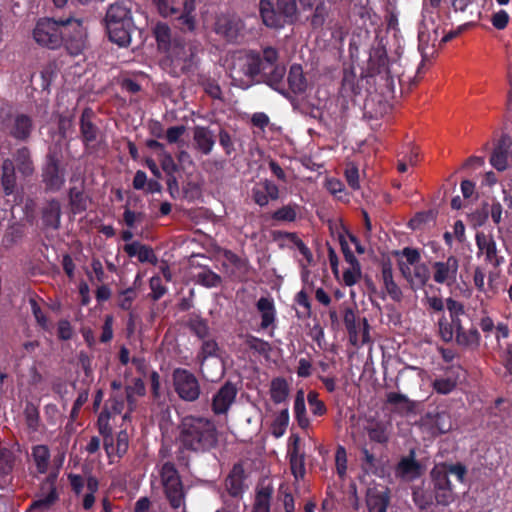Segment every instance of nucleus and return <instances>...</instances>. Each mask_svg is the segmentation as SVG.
<instances>
[{
	"instance_id": "bb28decb",
	"label": "nucleus",
	"mask_w": 512,
	"mask_h": 512,
	"mask_svg": "<svg viewBox=\"0 0 512 512\" xmlns=\"http://www.w3.org/2000/svg\"><path fill=\"white\" fill-rule=\"evenodd\" d=\"M94 112L90 108H85L80 118V132L85 145H89L97 140L98 128L92 122Z\"/></svg>"
},
{
	"instance_id": "c756f323",
	"label": "nucleus",
	"mask_w": 512,
	"mask_h": 512,
	"mask_svg": "<svg viewBox=\"0 0 512 512\" xmlns=\"http://www.w3.org/2000/svg\"><path fill=\"white\" fill-rule=\"evenodd\" d=\"M287 82L289 86V93L302 94L307 89V80L304 76L301 65L293 64L290 67Z\"/></svg>"
},
{
	"instance_id": "8fccbe9b",
	"label": "nucleus",
	"mask_w": 512,
	"mask_h": 512,
	"mask_svg": "<svg viewBox=\"0 0 512 512\" xmlns=\"http://www.w3.org/2000/svg\"><path fill=\"white\" fill-rule=\"evenodd\" d=\"M295 302L302 308V310H296L298 318H309L312 315L311 302L304 290L299 291L295 296Z\"/></svg>"
},
{
	"instance_id": "4d7b16f0",
	"label": "nucleus",
	"mask_w": 512,
	"mask_h": 512,
	"mask_svg": "<svg viewBox=\"0 0 512 512\" xmlns=\"http://www.w3.org/2000/svg\"><path fill=\"white\" fill-rule=\"evenodd\" d=\"M457 385V379L452 376L435 379L433 388L439 394H449Z\"/></svg>"
},
{
	"instance_id": "6ab92c4d",
	"label": "nucleus",
	"mask_w": 512,
	"mask_h": 512,
	"mask_svg": "<svg viewBox=\"0 0 512 512\" xmlns=\"http://www.w3.org/2000/svg\"><path fill=\"white\" fill-rule=\"evenodd\" d=\"M236 395V387L231 382H226L213 396L212 411L217 415L227 413Z\"/></svg>"
},
{
	"instance_id": "0eeeda50",
	"label": "nucleus",
	"mask_w": 512,
	"mask_h": 512,
	"mask_svg": "<svg viewBox=\"0 0 512 512\" xmlns=\"http://www.w3.org/2000/svg\"><path fill=\"white\" fill-rule=\"evenodd\" d=\"M65 20L55 21L51 18L39 19L33 29V39L40 46L57 49L63 44L64 29L62 22Z\"/></svg>"
},
{
	"instance_id": "37998d69",
	"label": "nucleus",
	"mask_w": 512,
	"mask_h": 512,
	"mask_svg": "<svg viewBox=\"0 0 512 512\" xmlns=\"http://www.w3.org/2000/svg\"><path fill=\"white\" fill-rule=\"evenodd\" d=\"M112 416L110 415V410H103L98 417V429L101 435L104 436V447L108 455H110V448L112 444L108 443V439L112 440V428L109 425V420Z\"/></svg>"
},
{
	"instance_id": "f03ea898",
	"label": "nucleus",
	"mask_w": 512,
	"mask_h": 512,
	"mask_svg": "<svg viewBox=\"0 0 512 512\" xmlns=\"http://www.w3.org/2000/svg\"><path fill=\"white\" fill-rule=\"evenodd\" d=\"M105 24L109 39L120 47L131 43V35L135 30L131 7L126 2L111 4L106 12Z\"/></svg>"
},
{
	"instance_id": "5fc2aeb1",
	"label": "nucleus",
	"mask_w": 512,
	"mask_h": 512,
	"mask_svg": "<svg viewBox=\"0 0 512 512\" xmlns=\"http://www.w3.org/2000/svg\"><path fill=\"white\" fill-rule=\"evenodd\" d=\"M197 281L207 288H214L221 284V277L209 269H203L197 274Z\"/></svg>"
},
{
	"instance_id": "c9c22d12",
	"label": "nucleus",
	"mask_w": 512,
	"mask_h": 512,
	"mask_svg": "<svg viewBox=\"0 0 512 512\" xmlns=\"http://www.w3.org/2000/svg\"><path fill=\"white\" fill-rule=\"evenodd\" d=\"M61 219V206L56 200L47 203L43 210V221L47 226L58 229Z\"/></svg>"
},
{
	"instance_id": "2f4dec72",
	"label": "nucleus",
	"mask_w": 512,
	"mask_h": 512,
	"mask_svg": "<svg viewBox=\"0 0 512 512\" xmlns=\"http://www.w3.org/2000/svg\"><path fill=\"white\" fill-rule=\"evenodd\" d=\"M153 33L156 38L158 48L165 53L172 49L174 40H177L172 37L171 29L166 23H157L153 29Z\"/></svg>"
},
{
	"instance_id": "7ed1b4c3",
	"label": "nucleus",
	"mask_w": 512,
	"mask_h": 512,
	"mask_svg": "<svg viewBox=\"0 0 512 512\" xmlns=\"http://www.w3.org/2000/svg\"><path fill=\"white\" fill-rule=\"evenodd\" d=\"M455 475L462 482L466 474V468L462 464H438L430 472V486L433 490L435 502L438 505L447 506L455 501L456 494L449 480V475Z\"/></svg>"
},
{
	"instance_id": "774afa93",
	"label": "nucleus",
	"mask_w": 512,
	"mask_h": 512,
	"mask_svg": "<svg viewBox=\"0 0 512 512\" xmlns=\"http://www.w3.org/2000/svg\"><path fill=\"white\" fill-rule=\"evenodd\" d=\"M159 13L164 16L177 15L179 10L174 5V0H153Z\"/></svg>"
},
{
	"instance_id": "79ce46f5",
	"label": "nucleus",
	"mask_w": 512,
	"mask_h": 512,
	"mask_svg": "<svg viewBox=\"0 0 512 512\" xmlns=\"http://www.w3.org/2000/svg\"><path fill=\"white\" fill-rule=\"evenodd\" d=\"M289 393L287 381L284 378H275L271 381L270 395L274 403L279 404L286 400Z\"/></svg>"
},
{
	"instance_id": "f704fd0d",
	"label": "nucleus",
	"mask_w": 512,
	"mask_h": 512,
	"mask_svg": "<svg viewBox=\"0 0 512 512\" xmlns=\"http://www.w3.org/2000/svg\"><path fill=\"white\" fill-rule=\"evenodd\" d=\"M419 464L411 457H404L396 467V475L404 479H415L419 476Z\"/></svg>"
},
{
	"instance_id": "bf43d9fd",
	"label": "nucleus",
	"mask_w": 512,
	"mask_h": 512,
	"mask_svg": "<svg viewBox=\"0 0 512 512\" xmlns=\"http://www.w3.org/2000/svg\"><path fill=\"white\" fill-rule=\"evenodd\" d=\"M14 454L8 450L3 449L0 451V475L6 476L12 472L14 467Z\"/></svg>"
},
{
	"instance_id": "f257e3e1",
	"label": "nucleus",
	"mask_w": 512,
	"mask_h": 512,
	"mask_svg": "<svg viewBox=\"0 0 512 512\" xmlns=\"http://www.w3.org/2000/svg\"><path fill=\"white\" fill-rule=\"evenodd\" d=\"M219 433L215 422L205 416L185 415L177 427L175 443L181 453H206L218 445Z\"/></svg>"
},
{
	"instance_id": "72a5a7b5",
	"label": "nucleus",
	"mask_w": 512,
	"mask_h": 512,
	"mask_svg": "<svg viewBox=\"0 0 512 512\" xmlns=\"http://www.w3.org/2000/svg\"><path fill=\"white\" fill-rule=\"evenodd\" d=\"M14 166L16 165L18 171L25 177L30 176L34 172V164L31 159V154L28 148L22 147L18 149L14 154V160H12Z\"/></svg>"
},
{
	"instance_id": "412c9836",
	"label": "nucleus",
	"mask_w": 512,
	"mask_h": 512,
	"mask_svg": "<svg viewBox=\"0 0 512 512\" xmlns=\"http://www.w3.org/2000/svg\"><path fill=\"white\" fill-rule=\"evenodd\" d=\"M216 140L212 130L206 126H195L193 129V146L202 155H209L215 146Z\"/></svg>"
},
{
	"instance_id": "49530a36",
	"label": "nucleus",
	"mask_w": 512,
	"mask_h": 512,
	"mask_svg": "<svg viewBox=\"0 0 512 512\" xmlns=\"http://www.w3.org/2000/svg\"><path fill=\"white\" fill-rule=\"evenodd\" d=\"M298 214L297 204H288L277 209L272 214V219L277 222H293Z\"/></svg>"
},
{
	"instance_id": "09e8293b",
	"label": "nucleus",
	"mask_w": 512,
	"mask_h": 512,
	"mask_svg": "<svg viewBox=\"0 0 512 512\" xmlns=\"http://www.w3.org/2000/svg\"><path fill=\"white\" fill-rule=\"evenodd\" d=\"M69 198L73 213H81L87 209L89 199L81 191L70 189Z\"/></svg>"
},
{
	"instance_id": "393cba45",
	"label": "nucleus",
	"mask_w": 512,
	"mask_h": 512,
	"mask_svg": "<svg viewBox=\"0 0 512 512\" xmlns=\"http://www.w3.org/2000/svg\"><path fill=\"white\" fill-rule=\"evenodd\" d=\"M244 469L240 464L233 466L225 480V487L232 497H240L244 490Z\"/></svg>"
},
{
	"instance_id": "052dcab7",
	"label": "nucleus",
	"mask_w": 512,
	"mask_h": 512,
	"mask_svg": "<svg viewBox=\"0 0 512 512\" xmlns=\"http://www.w3.org/2000/svg\"><path fill=\"white\" fill-rule=\"evenodd\" d=\"M29 304L31 307V312H32L36 322L38 323V325L41 326L43 329L48 330L49 329L48 319H47L46 315L44 314V312L42 311L37 300L34 298H30Z\"/></svg>"
},
{
	"instance_id": "c03bdc74",
	"label": "nucleus",
	"mask_w": 512,
	"mask_h": 512,
	"mask_svg": "<svg viewBox=\"0 0 512 512\" xmlns=\"http://www.w3.org/2000/svg\"><path fill=\"white\" fill-rule=\"evenodd\" d=\"M294 413L298 425L302 429L309 427L310 421L306 414V405L303 391H298L294 402Z\"/></svg>"
},
{
	"instance_id": "a878e982",
	"label": "nucleus",
	"mask_w": 512,
	"mask_h": 512,
	"mask_svg": "<svg viewBox=\"0 0 512 512\" xmlns=\"http://www.w3.org/2000/svg\"><path fill=\"white\" fill-rule=\"evenodd\" d=\"M389 424L378 420H368L364 427L370 441L386 444L390 439Z\"/></svg>"
},
{
	"instance_id": "a18cd8bd",
	"label": "nucleus",
	"mask_w": 512,
	"mask_h": 512,
	"mask_svg": "<svg viewBox=\"0 0 512 512\" xmlns=\"http://www.w3.org/2000/svg\"><path fill=\"white\" fill-rule=\"evenodd\" d=\"M388 404L395 406L405 412H411L415 408V404L406 395L396 392H389L386 395Z\"/></svg>"
},
{
	"instance_id": "cd10ccee",
	"label": "nucleus",
	"mask_w": 512,
	"mask_h": 512,
	"mask_svg": "<svg viewBox=\"0 0 512 512\" xmlns=\"http://www.w3.org/2000/svg\"><path fill=\"white\" fill-rule=\"evenodd\" d=\"M368 69L372 74H381L388 70V56L384 46L373 47L370 52Z\"/></svg>"
},
{
	"instance_id": "dca6fc26",
	"label": "nucleus",
	"mask_w": 512,
	"mask_h": 512,
	"mask_svg": "<svg viewBox=\"0 0 512 512\" xmlns=\"http://www.w3.org/2000/svg\"><path fill=\"white\" fill-rule=\"evenodd\" d=\"M197 52L196 46L184 44L181 40H174L173 47L167 52L172 63L180 66L182 70H188L193 64V58Z\"/></svg>"
},
{
	"instance_id": "f3484780",
	"label": "nucleus",
	"mask_w": 512,
	"mask_h": 512,
	"mask_svg": "<svg viewBox=\"0 0 512 512\" xmlns=\"http://www.w3.org/2000/svg\"><path fill=\"white\" fill-rule=\"evenodd\" d=\"M254 202L263 207L267 206L270 201H276L280 197L279 187L268 179L257 182L251 190Z\"/></svg>"
},
{
	"instance_id": "6e6552de",
	"label": "nucleus",
	"mask_w": 512,
	"mask_h": 512,
	"mask_svg": "<svg viewBox=\"0 0 512 512\" xmlns=\"http://www.w3.org/2000/svg\"><path fill=\"white\" fill-rule=\"evenodd\" d=\"M267 66H262V58L256 52H248L237 56L231 68V77L234 81L244 83L247 87L249 82Z\"/></svg>"
},
{
	"instance_id": "58836bf2",
	"label": "nucleus",
	"mask_w": 512,
	"mask_h": 512,
	"mask_svg": "<svg viewBox=\"0 0 512 512\" xmlns=\"http://www.w3.org/2000/svg\"><path fill=\"white\" fill-rule=\"evenodd\" d=\"M413 501L415 505L421 510H424L432 505L435 501V497L430 484L428 487H416L413 490Z\"/></svg>"
},
{
	"instance_id": "13d9d810",
	"label": "nucleus",
	"mask_w": 512,
	"mask_h": 512,
	"mask_svg": "<svg viewBox=\"0 0 512 512\" xmlns=\"http://www.w3.org/2000/svg\"><path fill=\"white\" fill-rule=\"evenodd\" d=\"M218 344L217 342L208 337L202 340L201 350L198 354V358L201 363H203L208 357H214L217 355Z\"/></svg>"
},
{
	"instance_id": "5701e85b",
	"label": "nucleus",
	"mask_w": 512,
	"mask_h": 512,
	"mask_svg": "<svg viewBox=\"0 0 512 512\" xmlns=\"http://www.w3.org/2000/svg\"><path fill=\"white\" fill-rule=\"evenodd\" d=\"M259 12L263 24L269 28L279 29L284 27L286 23H289L280 12L277 13L275 11L270 0H260Z\"/></svg>"
},
{
	"instance_id": "1a4fd4ad",
	"label": "nucleus",
	"mask_w": 512,
	"mask_h": 512,
	"mask_svg": "<svg viewBox=\"0 0 512 512\" xmlns=\"http://www.w3.org/2000/svg\"><path fill=\"white\" fill-rule=\"evenodd\" d=\"M64 29L63 43L67 51L77 56L86 48L87 33L86 28L80 19L67 18L62 22Z\"/></svg>"
},
{
	"instance_id": "603ef678",
	"label": "nucleus",
	"mask_w": 512,
	"mask_h": 512,
	"mask_svg": "<svg viewBox=\"0 0 512 512\" xmlns=\"http://www.w3.org/2000/svg\"><path fill=\"white\" fill-rule=\"evenodd\" d=\"M190 330L201 340L210 337V329L206 320L195 317L189 322Z\"/></svg>"
},
{
	"instance_id": "680f3d73",
	"label": "nucleus",
	"mask_w": 512,
	"mask_h": 512,
	"mask_svg": "<svg viewBox=\"0 0 512 512\" xmlns=\"http://www.w3.org/2000/svg\"><path fill=\"white\" fill-rule=\"evenodd\" d=\"M23 233L19 227L12 226L7 229L5 232L3 238H2V245L5 248H11L14 246L18 241L22 238Z\"/></svg>"
},
{
	"instance_id": "20e7f679",
	"label": "nucleus",
	"mask_w": 512,
	"mask_h": 512,
	"mask_svg": "<svg viewBox=\"0 0 512 512\" xmlns=\"http://www.w3.org/2000/svg\"><path fill=\"white\" fill-rule=\"evenodd\" d=\"M402 258L398 260L399 270L412 290L422 289L430 278V270L421 262V256L417 249L405 247L397 252Z\"/></svg>"
},
{
	"instance_id": "9b49d317",
	"label": "nucleus",
	"mask_w": 512,
	"mask_h": 512,
	"mask_svg": "<svg viewBox=\"0 0 512 512\" xmlns=\"http://www.w3.org/2000/svg\"><path fill=\"white\" fill-rule=\"evenodd\" d=\"M173 386L178 396L187 402H194L200 396V385L196 376L186 369L177 368L172 374Z\"/></svg>"
},
{
	"instance_id": "aec40b11",
	"label": "nucleus",
	"mask_w": 512,
	"mask_h": 512,
	"mask_svg": "<svg viewBox=\"0 0 512 512\" xmlns=\"http://www.w3.org/2000/svg\"><path fill=\"white\" fill-rule=\"evenodd\" d=\"M433 279L436 283L450 285L456 279L458 271V261L451 256L446 261H438L433 264Z\"/></svg>"
},
{
	"instance_id": "3c124183",
	"label": "nucleus",
	"mask_w": 512,
	"mask_h": 512,
	"mask_svg": "<svg viewBox=\"0 0 512 512\" xmlns=\"http://www.w3.org/2000/svg\"><path fill=\"white\" fill-rule=\"evenodd\" d=\"M289 424V412L288 409H283L276 416L275 420L272 424V434L276 438H280L286 431V428Z\"/></svg>"
},
{
	"instance_id": "864d4df0",
	"label": "nucleus",
	"mask_w": 512,
	"mask_h": 512,
	"mask_svg": "<svg viewBox=\"0 0 512 512\" xmlns=\"http://www.w3.org/2000/svg\"><path fill=\"white\" fill-rule=\"evenodd\" d=\"M277 9L291 23L297 15L296 0H277Z\"/></svg>"
},
{
	"instance_id": "b1692460",
	"label": "nucleus",
	"mask_w": 512,
	"mask_h": 512,
	"mask_svg": "<svg viewBox=\"0 0 512 512\" xmlns=\"http://www.w3.org/2000/svg\"><path fill=\"white\" fill-rule=\"evenodd\" d=\"M286 69L284 66L275 65L268 70H263L261 72L264 82L269 85L272 89L280 93L286 98H290L289 91L285 89L283 78L285 75Z\"/></svg>"
},
{
	"instance_id": "473e14b6",
	"label": "nucleus",
	"mask_w": 512,
	"mask_h": 512,
	"mask_svg": "<svg viewBox=\"0 0 512 512\" xmlns=\"http://www.w3.org/2000/svg\"><path fill=\"white\" fill-rule=\"evenodd\" d=\"M1 184L5 195H11L14 192L16 186L15 166L9 158L2 163Z\"/></svg>"
},
{
	"instance_id": "7c9ffc66",
	"label": "nucleus",
	"mask_w": 512,
	"mask_h": 512,
	"mask_svg": "<svg viewBox=\"0 0 512 512\" xmlns=\"http://www.w3.org/2000/svg\"><path fill=\"white\" fill-rule=\"evenodd\" d=\"M381 275L387 294L392 300L400 301L402 299V291L393 279V271L390 263H383Z\"/></svg>"
},
{
	"instance_id": "ddd939ff",
	"label": "nucleus",
	"mask_w": 512,
	"mask_h": 512,
	"mask_svg": "<svg viewBox=\"0 0 512 512\" xmlns=\"http://www.w3.org/2000/svg\"><path fill=\"white\" fill-rule=\"evenodd\" d=\"M511 158L512 138L508 134L502 133L492 142L489 163L498 172H504L508 169Z\"/></svg>"
},
{
	"instance_id": "c85d7f7f",
	"label": "nucleus",
	"mask_w": 512,
	"mask_h": 512,
	"mask_svg": "<svg viewBox=\"0 0 512 512\" xmlns=\"http://www.w3.org/2000/svg\"><path fill=\"white\" fill-rule=\"evenodd\" d=\"M257 310L261 315V328L267 329L274 325L276 320V309L272 298L261 297L256 303Z\"/></svg>"
},
{
	"instance_id": "2eb2a0df",
	"label": "nucleus",
	"mask_w": 512,
	"mask_h": 512,
	"mask_svg": "<svg viewBox=\"0 0 512 512\" xmlns=\"http://www.w3.org/2000/svg\"><path fill=\"white\" fill-rule=\"evenodd\" d=\"M0 128L9 133L13 138L17 140H26L29 138L33 123L29 116L25 114H17L14 117L0 116Z\"/></svg>"
},
{
	"instance_id": "6e6d98bb",
	"label": "nucleus",
	"mask_w": 512,
	"mask_h": 512,
	"mask_svg": "<svg viewBox=\"0 0 512 512\" xmlns=\"http://www.w3.org/2000/svg\"><path fill=\"white\" fill-rule=\"evenodd\" d=\"M290 468L296 480L303 479L306 473L305 454L289 455Z\"/></svg>"
},
{
	"instance_id": "4be33fe9",
	"label": "nucleus",
	"mask_w": 512,
	"mask_h": 512,
	"mask_svg": "<svg viewBox=\"0 0 512 512\" xmlns=\"http://www.w3.org/2000/svg\"><path fill=\"white\" fill-rule=\"evenodd\" d=\"M57 474H50L41 487V494L37 500H35L30 508L37 509L42 507H49L58 499V494L55 487V481Z\"/></svg>"
},
{
	"instance_id": "f8f14e48",
	"label": "nucleus",
	"mask_w": 512,
	"mask_h": 512,
	"mask_svg": "<svg viewBox=\"0 0 512 512\" xmlns=\"http://www.w3.org/2000/svg\"><path fill=\"white\" fill-rule=\"evenodd\" d=\"M438 40V25L432 15H423L418 28V50L423 61L434 53V47Z\"/></svg>"
},
{
	"instance_id": "ea45409f",
	"label": "nucleus",
	"mask_w": 512,
	"mask_h": 512,
	"mask_svg": "<svg viewBox=\"0 0 512 512\" xmlns=\"http://www.w3.org/2000/svg\"><path fill=\"white\" fill-rule=\"evenodd\" d=\"M273 489L269 486L257 489L252 512H270V501Z\"/></svg>"
},
{
	"instance_id": "423d86ee",
	"label": "nucleus",
	"mask_w": 512,
	"mask_h": 512,
	"mask_svg": "<svg viewBox=\"0 0 512 512\" xmlns=\"http://www.w3.org/2000/svg\"><path fill=\"white\" fill-rule=\"evenodd\" d=\"M161 484L166 499L173 509H185V491L174 464L166 462L160 471Z\"/></svg>"
},
{
	"instance_id": "4468645a",
	"label": "nucleus",
	"mask_w": 512,
	"mask_h": 512,
	"mask_svg": "<svg viewBox=\"0 0 512 512\" xmlns=\"http://www.w3.org/2000/svg\"><path fill=\"white\" fill-rule=\"evenodd\" d=\"M244 23L235 14H221L217 16L214 31L229 42H236L243 35Z\"/></svg>"
},
{
	"instance_id": "39448f33",
	"label": "nucleus",
	"mask_w": 512,
	"mask_h": 512,
	"mask_svg": "<svg viewBox=\"0 0 512 512\" xmlns=\"http://www.w3.org/2000/svg\"><path fill=\"white\" fill-rule=\"evenodd\" d=\"M451 320L456 327V341L461 345H470L478 341L477 324L471 316L464 311L463 305L452 299L446 300Z\"/></svg>"
},
{
	"instance_id": "69168bd1",
	"label": "nucleus",
	"mask_w": 512,
	"mask_h": 512,
	"mask_svg": "<svg viewBox=\"0 0 512 512\" xmlns=\"http://www.w3.org/2000/svg\"><path fill=\"white\" fill-rule=\"evenodd\" d=\"M439 333L446 342H450L454 338L456 339V327L452 321L449 323L446 319L439 320Z\"/></svg>"
},
{
	"instance_id": "a19ab883",
	"label": "nucleus",
	"mask_w": 512,
	"mask_h": 512,
	"mask_svg": "<svg viewBox=\"0 0 512 512\" xmlns=\"http://www.w3.org/2000/svg\"><path fill=\"white\" fill-rule=\"evenodd\" d=\"M330 16V6L324 1H320L310 17V24L313 29H320L328 22Z\"/></svg>"
},
{
	"instance_id": "0e129e2a",
	"label": "nucleus",
	"mask_w": 512,
	"mask_h": 512,
	"mask_svg": "<svg viewBox=\"0 0 512 512\" xmlns=\"http://www.w3.org/2000/svg\"><path fill=\"white\" fill-rule=\"evenodd\" d=\"M485 252L486 261L492 264L494 267L499 266L502 258H499L496 254V246L495 243H486L484 237L482 236V254Z\"/></svg>"
},
{
	"instance_id": "338daca9",
	"label": "nucleus",
	"mask_w": 512,
	"mask_h": 512,
	"mask_svg": "<svg viewBox=\"0 0 512 512\" xmlns=\"http://www.w3.org/2000/svg\"><path fill=\"white\" fill-rule=\"evenodd\" d=\"M345 177L348 185L357 190L360 188L359 170L353 163H348L345 168Z\"/></svg>"
},
{
	"instance_id": "e433bc0d",
	"label": "nucleus",
	"mask_w": 512,
	"mask_h": 512,
	"mask_svg": "<svg viewBox=\"0 0 512 512\" xmlns=\"http://www.w3.org/2000/svg\"><path fill=\"white\" fill-rule=\"evenodd\" d=\"M32 458L36 469L40 474H44L48 470L50 462V451L46 445H36L32 448Z\"/></svg>"
},
{
	"instance_id": "a211bd4d",
	"label": "nucleus",
	"mask_w": 512,
	"mask_h": 512,
	"mask_svg": "<svg viewBox=\"0 0 512 512\" xmlns=\"http://www.w3.org/2000/svg\"><path fill=\"white\" fill-rule=\"evenodd\" d=\"M43 181L50 190H59L65 182L64 173L60 170L58 159L49 154L42 173Z\"/></svg>"
},
{
	"instance_id": "de8ad7c7",
	"label": "nucleus",
	"mask_w": 512,
	"mask_h": 512,
	"mask_svg": "<svg viewBox=\"0 0 512 512\" xmlns=\"http://www.w3.org/2000/svg\"><path fill=\"white\" fill-rule=\"evenodd\" d=\"M343 320L348 330L351 343L354 345L358 344V324L354 310L351 308L345 309Z\"/></svg>"
},
{
	"instance_id": "9d476101",
	"label": "nucleus",
	"mask_w": 512,
	"mask_h": 512,
	"mask_svg": "<svg viewBox=\"0 0 512 512\" xmlns=\"http://www.w3.org/2000/svg\"><path fill=\"white\" fill-rule=\"evenodd\" d=\"M419 427L428 437H435L450 431L452 421L446 410L437 407L420 418Z\"/></svg>"
},
{
	"instance_id": "4c0bfd02",
	"label": "nucleus",
	"mask_w": 512,
	"mask_h": 512,
	"mask_svg": "<svg viewBox=\"0 0 512 512\" xmlns=\"http://www.w3.org/2000/svg\"><path fill=\"white\" fill-rule=\"evenodd\" d=\"M389 497L384 492L369 491L367 494V507L369 512H387Z\"/></svg>"
},
{
	"instance_id": "e2e57ef3",
	"label": "nucleus",
	"mask_w": 512,
	"mask_h": 512,
	"mask_svg": "<svg viewBox=\"0 0 512 512\" xmlns=\"http://www.w3.org/2000/svg\"><path fill=\"white\" fill-rule=\"evenodd\" d=\"M361 452L363 454L362 469L366 473L377 474L378 467L375 456L365 446L361 449Z\"/></svg>"
}]
</instances>
